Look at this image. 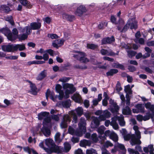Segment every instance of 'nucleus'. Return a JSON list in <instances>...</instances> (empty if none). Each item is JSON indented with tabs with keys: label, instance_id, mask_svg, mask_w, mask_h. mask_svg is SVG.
I'll list each match as a JSON object with an SVG mask.
<instances>
[{
	"label": "nucleus",
	"instance_id": "obj_1",
	"mask_svg": "<svg viewBox=\"0 0 154 154\" xmlns=\"http://www.w3.org/2000/svg\"><path fill=\"white\" fill-rule=\"evenodd\" d=\"M12 31L11 32L10 29H0V32L6 36L8 40L12 42L15 40L17 38L19 41H22L28 37V34L26 33L18 35L17 29H12Z\"/></svg>",
	"mask_w": 154,
	"mask_h": 154
},
{
	"label": "nucleus",
	"instance_id": "obj_2",
	"mask_svg": "<svg viewBox=\"0 0 154 154\" xmlns=\"http://www.w3.org/2000/svg\"><path fill=\"white\" fill-rule=\"evenodd\" d=\"M45 144L48 148H45V150L48 154H51L53 153L59 154L62 152V149L60 148V146L57 145L52 139H46Z\"/></svg>",
	"mask_w": 154,
	"mask_h": 154
},
{
	"label": "nucleus",
	"instance_id": "obj_3",
	"mask_svg": "<svg viewBox=\"0 0 154 154\" xmlns=\"http://www.w3.org/2000/svg\"><path fill=\"white\" fill-rule=\"evenodd\" d=\"M138 27V22L135 17L130 18L126 24L125 26L123 29H137Z\"/></svg>",
	"mask_w": 154,
	"mask_h": 154
},
{
	"label": "nucleus",
	"instance_id": "obj_4",
	"mask_svg": "<svg viewBox=\"0 0 154 154\" xmlns=\"http://www.w3.org/2000/svg\"><path fill=\"white\" fill-rule=\"evenodd\" d=\"M16 46L15 44H9L7 45H3L2 46V50L5 52H11L16 51Z\"/></svg>",
	"mask_w": 154,
	"mask_h": 154
},
{
	"label": "nucleus",
	"instance_id": "obj_5",
	"mask_svg": "<svg viewBox=\"0 0 154 154\" xmlns=\"http://www.w3.org/2000/svg\"><path fill=\"white\" fill-rule=\"evenodd\" d=\"M102 119L99 116L94 117L91 124V127L92 128H97L100 125V122L101 121Z\"/></svg>",
	"mask_w": 154,
	"mask_h": 154
},
{
	"label": "nucleus",
	"instance_id": "obj_6",
	"mask_svg": "<svg viewBox=\"0 0 154 154\" xmlns=\"http://www.w3.org/2000/svg\"><path fill=\"white\" fill-rule=\"evenodd\" d=\"M115 41V38L113 36L110 37H107L103 38L101 40V45H103L108 44H111Z\"/></svg>",
	"mask_w": 154,
	"mask_h": 154
},
{
	"label": "nucleus",
	"instance_id": "obj_7",
	"mask_svg": "<svg viewBox=\"0 0 154 154\" xmlns=\"http://www.w3.org/2000/svg\"><path fill=\"white\" fill-rule=\"evenodd\" d=\"M87 11V10L85 6L83 5H80L77 8L75 14L77 16L81 17Z\"/></svg>",
	"mask_w": 154,
	"mask_h": 154
},
{
	"label": "nucleus",
	"instance_id": "obj_8",
	"mask_svg": "<svg viewBox=\"0 0 154 154\" xmlns=\"http://www.w3.org/2000/svg\"><path fill=\"white\" fill-rule=\"evenodd\" d=\"M41 131L43 134L46 137H48L51 134L50 128L47 126L43 125V126L41 129Z\"/></svg>",
	"mask_w": 154,
	"mask_h": 154
},
{
	"label": "nucleus",
	"instance_id": "obj_9",
	"mask_svg": "<svg viewBox=\"0 0 154 154\" xmlns=\"http://www.w3.org/2000/svg\"><path fill=\"white\" fill-rule=\"evenodd\" d=\"M116 17L113 15H111L110 17V20L113 23L116 25L120 24L123 25L125 22L124 20L121 18H119L118 22H117Z\"/></svg>",
	"mask_w": 154,
	"mask_h": 154
},
{
	"label": "nucleus",
	"instance_id": "obj_10",
	"mask_svg": "<svg viewBox=\"0 0 154 154\" xmlns=\"http://www.w3.org/2000/svg\"><path fill=\"white\" fill-rule=\"evenodd\" d=\"M109 109L112 113L117 114L119 112V107L116 104L112 106H109Z\"/></svg>",
	"mask_w": 154,
	"mask_h": 154
},
{
	"label": "nucleus",
	"instance_id": "obj_11",
	"mask_svg": "<svg viewBox=\"0 0 154 154\" xmlns=\"http://www.w3.org/2000/svg\"><path fill=\"white\" fill-rule=\"evenodd\" d=\"M80 55L81 56L80 57L79 59V60L80 61H82V63H84L88 62L90 61V60L88 59L86 57H85L86 55L85 53L81 52Z\"/></svg>",
	"mask_w": 154,
	"mask_h": 154
},
{
	"label": "nucleus",
	"instance_id": "obj_12",
	"mask_svg": "<svg viewBox=\"0 0 154 154\" xmlns=\"http://www.w3.org/2000/svg\"><path fill=\"white\" fill-rule=\"evenodd\" d=\"M49 114V112L46 111L42 112L39 113L38 115V120H42L44 119L46 117L48 116Z\"/></svg>",
	"mask_w": 154,
	"mask_h": 154
},
{
	"label": "nucleus",
	"instance_id": "obj_13",
	"mask_svg": "<svg viewBox=\"0 0 154 154\" xmlns=\"http://www.w3.org/2000/svg\"><path fill=\"white\" fill-rule=\"evenodd\" d=\"M47 76V73L45 70L42 71L36 78L38 80L41 81Z\"/></svg>",
	"mask_w": 154,
	"mask_h": 154
},
{
	"label": "nucleus",
	"instance_id": "obj_14",
	"mask_svg": "<svg viewBox=\"0 0 154 154\" xmlns=\"http://www.w3.org/2000/svg\"><path fill=\"white\" fill-rule=\"evenodd\" d=\"M118 72L117 69H111L107 72L106 73L107 76H112L114 74H116Z\"/></svg>",
	"mask_w": 154,
	"mask_h": 154
},
{
	"label": "nucleus",
	"instance_id": "obj_15",
	"mask_svg": "<svg viewBox=\"0 0 154 154\" xmlns=\"http://www.w3.org/2000/svg\"><path fill=\"white\" fill-rule=\"evenodd\" d=\"M30 26L32 29H38L41 26V23L39 22H33L30 23Z\"/></svg>",
	"mask_w": 154,
	"mask_h": 154
},
{
	"label": "nucleus",
	"instance_id": "obj_16",
	"mask_svg": "<svg viewBox=\"0 0 154 154\" xmlns=\"http://www.w3.org/2000/svg\"><path fill=\"white\" fill-rule=\"evenodd\" d=\"M135 107L140 112L144 113L145 112L144 106L143 104L138 103L135 106Z\"/></svg>",
	"mask_w": 154,
	"mask_h": 154
},
{
	"label": "nucleus",
	"instance_id": "obj_17",
	"mask_svg": "<svg viewBox=\"0 0 154 154\" xmlns=\"http://www.w3.org/2000/svg\"><path fill=\"white\" fill-rule=\"evenodd\" d=\"M122 113L124 115H131V111L129 106H126L122 110Z\"/></svg>",
	"mask_w": 154,
	"mask_h": 154
},
{
	"label": "nucleus",
	"instance_id": "obj_18",
	"mask_svg": "<svg viewBox=\"0 0 154 154\" xmlns=\"http://www.w3.org/2000/svg\"><path fill=\"white\" fill-rule=\"evenodd\" d=\"M30 87L31 90V93L33 95H36L38 93L37 91V88L35 84L34 83H33V85H30Z\"/></svg>",
	"mask_w": 154,
	"mask_h": 154
},
{
	"label": "nucleus",
	"instance_id": "obj_19",
	"mask_svg": "<svg viewBox=\"0 0 154 154\" xmlns=\"http://www.w3.org/2000/svg\"><path fill=\"white\" fill-rule=\"evenodd\" d=\"M114 147H116L117 149H119L120 150H122V152H123L124 151H127L126 149H125L123 144L119 143L118 142H117L116 145H114Z\"/></svg>",
	"mask_w": 154,
	"mask_h": 154
},
{
	"label": "nucleus",
	"instance_id": "obj_20",
	"mask_svg": "<svg viewBox=\"0 0 154 154\" xmlns=\"http://www.w3.org/2000/svg\"><path fill=\"white\" fill-rule=\"evenodd\" d=\"M15 46L16 48V51H17L18 50L19 51H22L26 49L25 45L24 44H15Z\"/></svg>",
	"mask_w": 154,
	"mask_h": 154
},
{
	"label": "nucleus",
	"instance_id": "obj_21",
	"mask_svg": "<svg viewBox=\"0 0 154 154\" xmlns=\"http://www.w3.org/2000/svg\"><path fill=\"white\" fill-rule=\"evenodd\" d=\"M76 91V88L72 84H71L69 89L66 90V92H67L69 94H72Z\"/></svg>",
	"mask_w": 154,
	"mask_h": 154
},
{
	"label": "nucleus",
	"instance_id": "obj_22",
	"mask_svg": "<svg viewBox=\"0 0 154 154\" xmlns=\"http://www.w3.org/2000/svg\"><path fill=\"white\" fill-rule=\"evenodd\" d=\"M63 107L68 108L70 107L71 105V101L69 99L63 101Z\"/></svg>",
	"mask_w": 154,
	"mask_h": 154
},
{
	"label": "nucleus",
	"instance_id": "obj_23",
	"mask_svg": "<svg viewBox=\"0 0 154 154\" xmlns=\"http://www.w3.org/2000/svg\"><path fill=\"white\" fill-rule=\"evenodd\" d=\"M75 111L77 116L79 117L81 116L83 113V109L82 107H78L75 109Z\"/></svg>",
	"mask_w": 154,
	"mask_h": 154
},
{
	"label": "nucleus",
	"instance_id": "obj_24",
	"mask_svg": "<svg viewBox=\"0 0 154 154\" xmlns=\"http://www.w3.org/2000/svg\"><path fill=\"white\" fill-rule=\"evenodd\" d=\"M64 150L66 152H69L71 149V145L68 142H66L64 143Z\"/></svg>",
	"mask_w": 154,
	"mask_h": 154
},
{
	"label": "nucleus",
	"instance_id": "obj_25",
	"mask_svg": "<svg viewBox=\"0 0 154 154\" xmlns=\"http://www.w3.org/2000/svg\"><path fill=\"white\" fill-rule=\"evenodd\" d=\"M105 128V127L103 125H101L97 128V132L100 135H103L104 133Z\"/></svg>",
	"mask_w": 154,
	"mask_h": 154
},
{
	"label": "nucleus",
	"instance_id": "obj_26",
	"mask_svg": "<svg viewBox=\"0 0 154 154\" xmlns=\"http://www.w3.org/2000/svg\"><path fill=\"white\" fill-rule=\"evenodd\" d=\"M118 122L121 126L123 127L125 126V122L124 121V118L123 116H120L119 118Z\"/></svg>",
	"mask_w": 154,
	"mask_h": 154
},
{
	"label": "nucleus",
	"instance_id": "obj_27",
	"mask_svg": "<svg viewBox=\"0 0 154 154\" xmlns=\"http://www.w3.org/2000/svg\"><path fill=\"white\" fill-rule=\"evenodd\" d=\"M145 107L146 109H148L149 110H151V109H154V105L151 104L150 102H148L145 103Z\"/></svg>",
	"mask_w": 154,
	"mask_h": 154
},
{
	"label": "nucleus",
	"instance_id": "obj_28",
	"mask_svg": "<svg viewBox=\"0 0 154 154\" xmlns=\"http://www.w3.org/2000/svg\"><path fill=\"white\" fill-rule=\"evenodd\" d=\"M108 23L106 21H102L98 25V28L99 29L105 28L107 26Z\"/></svg>",
	"mask_w": 154,
	"mask_h": 154
},
{
	"label": "nucleus",
	"instance_id": "obj_29",
	"mask_svg": "<svg viewBox=\"0 0 154 154\" xmlns=\"http://www.w3.org/2000/svg\"><path fill=\"white\" fill-rule=\"evenodd\" d=\"M51 118L49 117H48V116L46 117L43 120V125H48V123H51Z\"/></svg>",
	"mask_w": 154,
	"mask_h": 154
},
{
	"label": "nucleus",
	"instance_id": "obj_30",
	"mask_svg": "<svg viewBox=\"0 0 154 154\" xmlns=\"http://www.w3.org/2000/svg\"><path fill=\"white\" fill-rule=\"evenodd\" d=\"M74 132V134L77 136H81L82 134V132L84 131L80 129L79 128L75 130L73 129Z\"/></svg>",
	"mask_w": 154,
	"mask_h": 154
},
{
	"label": "nucleus",
	"instance_id": "obj_31",
	"mask_svg": "<svg viewBox=\"0 0 154 154\" xmlns=\"http://www.w3.org/2000/svg\"><path fill=\"white\" fill-rule=\"evenodd\" d=\"M127 52L128 56L131 58L135 56L137 53L136 52L132 50L127 51Z\"/></svg>",
	"mask_w": 154,
	"mask_h": 154
},
{
	"label": "nucleus",
	"instance_id": "obj_32",
	"mask_svg": "<svg viewBox=\"0 0 154 154\" xmlns=\"http://www.w3.org/2000/svg\"><path fill=\"white\" fill-rule=\"evenodd\" d=\"M84 122H80L78 124L79 128L80 129H82L84 131H85L86 128L84 126Z\"/></svg>",
	"mask_w": 154,
	"mask_h": 154
},
{
	"label": "nucleus",
	"instance_id": "obj_33",
	"mask_svg": "<svg viewBox=\"0 0 154 154\" xmlns=\"http://www.w3.org/2000/svg\"><path fill=\"white\" fill-rule=\"evenodd\" d=\"M1 8L3 9V11L6 13H8L11 11L9 7L6 5H2L1 6Z\"/></svg>",
	"mask_w": 154,
	"mask_h": 154
},
{
	"label": "nucleus",
	"instance_id": "obj_34",
	"mask_svg": "<svg viewBox=\"0 0 154 154\" xmlns=\"http://www.w3.org/2000/svg\"><path fill=\"white\" fill-rule=\"evenodd\" d=\"M122 89L120 83L119 81H118L116 85V90L117 93H119L122 90Z\"/></svg>",
	"mask_w": 154,
	"mask_h": 154
},
{
	"label": "nucleus",
	"instance_id": "obj_35",
	"mask_svg": "<svg viewBox=\"0 0 154 154\" xmlns=\"http://www.w3.org/2000/svg\"><path fill=\"white\" fill-rule=\"evenodd\" d=\"M48 37L52 39H57L59 38V36L55 34L51 33L48 34Z\"/></svg>",
	"mask_w": 154,
	"mask_h": 154
},
{
	"label": "nucleus",
	"instance_id": "obj_36",
	"mask_svg": "<svg viewBox=\"0 0 154 154\" xmlns=\"http://www.w3.org/2000/svg\"><path fill=\"white\" fill-rule=\"evenodd\" d=\"M55 88L56 92L60 94L61 91L62 86L58 84L56 85Z\"/></svg>",
	"mask_w": 154,
	"mask_h": 154
},
{
	"label": "nucleus",
	"instance_id": "obj_37",
	"mask_svg": "<svg viewBox=\"0 0 154 154\" xmlns=\"http://www.w3.org/2000/svg\"><path fill=\"white\" fill-rule=\"evenodd\" d=\"M65 17L69 21H72L75 19V17L73 15L66 14L65 15Z\"/></svg>",
	"mask_w": 154,
	"mask_h": 154
},
{
	"label": "nucleus",
	"instance_id": "obj_38",
	"mask_svg": "<svg viewBox=\"0 0 154 154\" xmlns=\"http://www.w3.org/2000/svg\"><path fill=\"white\" fill-rule=\"evenodd\" d=\"M103 134L104 135L103 136V137L104 138H105V137L109 136V137L110 138H111L112 137V133L109 130H106L105 132H104Z\"/></svg>",
	"mask_w": 154,
	"mask_h": 154
},
{
	"label": "nucleus",
	"instance_id": "obj_39",
	"mask_svg": "<svg viewBox=\"0 0 154 154\" xmlns=\"http://www.w3.org/2000/svg\"><path fill=\"white\" fill-rule=\"evenodd\" d=\"M18 56L16 55H10L8 56H6L5 58L7 59L11 60H16L18 59Z\"/></svg>",
	"mask_w": 154,
	"mask_h": 154
},
{
	"label": "nucleus",
	"instance_id": "obj_40",
	"mask_svg": "<svg viewBox=\"0 0 154 154\" xmlns=\"http://www.w3.org/2000/svg\"><path fill=\"white\" fill-rule=\"evenodd\" d=\"M45 52L51 56H53L55 54L54 51L51 49H47L45 51Z\"/></svg>",
	"mask_w": 154,
	"mask_h": 154
},
{
	"label": "nucleus",
	"instance_id": "obj_41",
	"mask_svg": "<svg viewBox=\"0 0 154 154\" xmlns=\"http://www.w3.org/2000/svg\"><path fill=\"white\" fill-rule=\"evenodd\" d=\"M60 115V114H57L56 115H52L51 116V119L56 121H58L59 120V116Z\"/></svg>",
	"mask_w": 154,
	"mask_h": 154
},
{
	"label": "nucleus",
	"instance_id": "obj_42",
	"mask_svg": "<svg viewBox=\"0 0 154 154\" xmlns=\"http://www.w3.org/2000/svg\"><path fill=\"white\" fill-rule=\"evenodd\" d=\"M150 114V112H148L146 113V115L144 116H143V120L144 121H146L149 120L150 118V116L149 114Z\"/></svg>",
	"mask_w": 154,
	"mask_h": 154
},
{
	"label": "nucleus",
	"instance_id": "obj_43",
	"mask_svg": "<svg viewBox=\"0 0 154 154\" xmlns=\"http://www.w3.org/2000/svg\"><path fill=\"white\" fill-rule=\"evenodd\" d=\"M96 150L93 148H91L90 149H87L86 151V154H94L96 153Z\"/></svg>",
	"mask_w": 154,
	"mask_h": 154
},
{
	"label": "nucleus",
	"instance_id": "obj_44",
	"mask_svg": "<svg viewBox=\"0 0 154 154\" xmlns=\"http://www.w3.org/2000/svg\"><path fill=\"white\" fill-rule=\"evenodd\" d=\"M79 140V137H73L71 139V141L73 144L78 143Z\"/></svg>",
	"mask_w": 154,
	"mask_h": 154
},
{
	"label": "nucleus",
	"instance_id": "obj_45",
	"mask_svg": "<svg viewBox=\"0 0 154 154\" xmlns=\"http://www.w3.org/2000/svg\"><path fill=\"white\" fill-rule=\"evenodd\" d=\"M88 141V140L86 139H84L83 140H81L79 143L80 146L81 147H85L86 146L85 144Z\"/></svg>",
	"mask_w": 154,
	"mask_h": 154
},
{
	"label": "nucleus",
	"instance_id": "obj_46",
	"mask_svg": "<svg viewBox=\"0 0 154 154\" xmlns=\"http://www.w3.org/2000/svg\"><path fill=\"white\" fill-rule=\"evenodd\" d=\"M128 69L129 71L131 72H133L136 70V68L133 66L129 65L128 67Z\"/></svg>",
	"mask_w": 154,
	"mask_h": 154
},
{
	"label": "nucleus",
	"instance_id": "obj_47",
	"mask_svg": "<svg viewBox=\"0 0 154 154\" xmlns=\"http://www.w3.org/2000/svg\"><path fill=\"white\" fill-rule=\"evenodd\" d=\"M127 132L126 129L125 128L122 129V135L123 136V137L125 140L126 137H127Z\"/></svg>",
	"mask_w": 154,
	"mask_h": 154
},
{
	"label": "nucleus",
	"instance_id": "obj_48",
	"mask_svg": "<svg viewBox=\"0 0 154 154\" xmlns=\"http://www.w3.org/2000/svg\"><path fill=\"white\" fill-rule=\"evenodd\" d=\"M67 123L63 120L60 124V126L61 128H66L67 127Z\"/></svg>",
	"mask_w": 154,
	"mask_h": 154
},
{
	"label": "nucleus",
	"instance_id": "obj_49",
	"mask_svg": "<svg viewBox=\"0 0 154 154\" xmlns=\"http://www.w3.org/2000/svg\"><path fill=\"white\" fill-rule=\"evenodd\" d=\"M51 18L49 17H47L43 18V20L45 23L49 24L51 22Z\"/></svg>",
	"mask_w": 154,
	"mask_h": 154
},
{
	"label": "nucleus",
	"instance_id": "obj_50",
	"mask_svg": "<svg viewBox=\"0 0 154 154\" xmlns=\"http://www.w3.org/2000/svg\"><path fill=\"white\" fill-rule=\"evenodd\" d=\"M100 52L102 55H105L108 54V51L107 50L104 49H102L100 50Z\"/></svg>",
	"mask_w": 154,
	"mask_h": 154
},
{
	"label": "nucleus",
	"instance_id": "obj_51",
	"mask_svg": "<svg viewBox=\"0 0 154 154\" xmlns=\"http://www.w3.org/2000/svg\"><path fill=\"white\" fill-rule=\"evenodd\" d=\"M120 117V116H118L116 115L114 117L112 118V122L113 123H115L117 120L118 121L119 118Z\"/></svg>",
	"mask_w": 154,
	"mask_h": 154
},
{
	"label": "nucleus",
	"instance_id": "obj_52",
	"mask_svg": "<svg viewBox=\"0 0 154 154\" xmlns=\"http://www.w3.org/2000/svg\"><path fill=\"white\" fill-rule=\"evenodd\" d=\"M62 85L63 88L66 90L67 89H69L71 84L68 83H63Z\"/></svg>",
	"mask_w": 154,
	"mask_h": 154
},
{
	"label": "nucleus",
	"instance_id": "obj_53",
	"mask_svg": "<svg viewBox=\"0 0 154 154\" xmlns=\"http://www.w3.org/2000/svg\"><path fill=\"white\" fill-rule=\"evenodd\" d=\"M20 3L23 5L26 6L29 4L27 0H19Z\"/></svg>",
	"mask_w": 154,
	"mask_h": 154
},
{
	"label": "nucleus",
	"instance_id": "obj_54",
	"mask_svg": "<svg viewBox=\"0 0 154 154\" xmlns=\"http://www.w3.org/2000/svg\"><path fill=\"white\" fill-rule=\"evenodd\" d=\"M42 57V59L44 60V61H47L48 60L49 57L48 54L45 52L43 54Z\"/></svg>",
	"mask_w": 154,
	"mask_h": 154
},
{
	"label": "nucleus",
	"instance_id": "obj_55",
	"mask_svg": "<svg viewBox=\"0 0 154 154\" xmlns=\"http://www.w3.org/2000/svg\"><path fill=\"white\" fill-rule=\"evenodd\" d=\"M103 114L104 116L108 118L110 117L111 115L110 113L107 110H106L103 112Z\"/></svg>",
	"mask_w": 154,
	"mask_h": 154
},
{
	"label": "nucleus",
	"instance_id": "obj_56",
	"mask_svg": "<svg viewBox=\"0 0 154 154\" xmlns=\"http://www.w3.org/2000/svg\"><path fill=\"white\" fill-rule=\"evenodd\" d=\"M103 59L104 60H108V61H110L111 62H113L114 60V59L113 58H110V57H107V56L103 57Z\"/></svg>",
	"mask_w": 154,
	"mask_h": 154
},
{
	"label": "nucleus",
	"instance_id": "obj_57",
	"mask_svg": "<svg viewBox=\"0 0 154 154\" xmlns=\"http://www.w3.org/2000/svg\"><path fill=\"white\" fill-rule=\"evenodd\" d=\"M70 79V78L65 77L62 79H60L59 80L62 82H67L69 81Z\"/></svg>",
	"mask_w": 154,
	"mask_h": 154
},
{
	"label": "nucleus",
	"instance_id": "obj_58",
	"mask_svg": "<svg viewBox=\"0 0 154 154\" xmlns=\"http://www.w3.org/2000/svg\"><path fill=\"white\" fill-rule=\"evenodd\" d=\"M135 149L136 150V151H138V152L139 151L141 152H143L141 146L140 145H136L135 147Z\"/></svg>",
	"mask_w": 154,
	"mask_h": 154
},
{
	"label": "nucleus",
	"instance_id": "obj_59",
	"mask_svg": "<svg viewBox=\"0 0 154 154\" xmlns=\"http://www.w3.org/2000/svg\"><path fill=\"white\" fill-rule=\"evenodd\" d=\"M84 104L86 108H88L90 105L89 100H85L84 102Z\"/></svg>",
	"mask_w": 154,
	"mask_h": 154
},
{
	"label": "nucleus",
	"instance_id": "obj_60",
	"mask_svg": "<svg viewBox=\"0 0 154 154\" xmlns=\"http://www.w3.org/2000/svg\"><path fill=\"white\" fill-rule=\"evenodd\" d=\"M144 70L148 73L152 74V71L149 67H148L145 66L144 68Z\"/></svg>",
	"mask_w": 154,
	"mask_h": 154
},
{
	"label": "nucleus",
	"instance_id": "obj_61",
	"mask_svg": "<svg viewBox=\"0 0 154 154\" xmlns=\"http://www.w3.org/2000/svg\"><path fill=\"white\" fill-rule=\"evenodd\" d=\"M102 154H110L109 151L105 148H102Z\"/></svg>",
	"mask_w": 154,
	"mask_h": 154
},
{
	"label": "nucleus",
	"instance_id": "obj_62",
	"mask_svg": "<svg viewBox=\"0 0 154 154\" xmlns=\"http://www.w3.org/2000/svg\"><path fill=\"white\" fill-rule=\"evenodd\" d=\"M96 47V45L94 44H91L88 46V48L92 50L94 49Z\"/></svg>",
	"mask_w": 154,
	"mask_h": 154
},
{
	"label": "nucleus",
	"instance_id": "obj_63",
	"mask_svg": "<svg viewBox=\"0 0 154 154\" xmlns=\"http://www.w3.org/2000/svg\"><path fill=\"white\" fill-rule=\"evenodd\" d=\"M146 45L148 46H154V40L147 42H146Z\"/></svg>",
	"mask_w": 154,
	"mask_h": 154
},
{
	"label": "nucleus",
	"instance_id": "obj_64",
	"mask_svg": "<svg viewBox=\"0 0 154 154\" xmlns=\"http://www.w3.org/2000/svg\"><path fill=\"white\" fill-rule=\"evenodd\" d=\"M75 154H83L82 150L80 149H78L75 152Z\"/></svg>",
	"mask_w": 154,
	"mask_h": 154
}]
</instances>
